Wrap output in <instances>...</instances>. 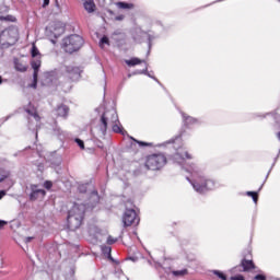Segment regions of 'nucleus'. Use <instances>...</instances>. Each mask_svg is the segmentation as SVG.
Masks as SVG:
<instances>
[{"instance_id":"1","label":"nucleus","mask_w":280,"mask_h":280,"mask_svg":"<svg viewBox=\"0 0 280 280\" xmlns=\"http://www.w3.org/2000/svg\"><path fill=\"white\" fill-rule=\"evenodd\" d=\"M86 212V206L84 203H74L68 211V229L75 231L82 226V220H84V213Z\"/></svg>"},{"instance_id":"2","label":"nucleus","mask_w":280,"mask_h":280,"mask_svg":"<svg viewBox=\"0 0 280 280\" xmlns=\"http://www.w3.org/2000/svg\"><path fill=\"white\" fill-rule=\"evenodd\" d=\"M83 45L84 38L78 34H73L62 39L61 49L66 54H75L79 49H82Z\"/></svg>"},{"instance_id":"3","label":"nucleus","mask_w":280,"mask_h":280,"mask_svg":"<svg viewBox=\"0 0 280 280\" xmlns=\"http://www.w3.org/2000/svg\"><path fill=\"white\" fill-rule=\"evenodd\" d=\"M167 163L165 155L163 154H153L147 158L144 167L147 170H151L152 172H156V170H161L163 165Z\"/></svg>"},{"instance_id":"4","label":"nucleus","mask_w":280,"mask_h":280,"mask_svg":"<svg viewBox=\"0 0 280 280\" xmlns=\"http://www.w3.org/2000/svg\"><path fill=\"white\" fill-rule=\"evenodd\" d=\"M139 222H141V219H139V215H137V211L135 209H126V211L122 214V223L124 228L128 229V226H139Z\"/></svg>"},{"instance_id":"5","label":"nucleus","mask_w":280,"mask_h":280,"mask_svg":"<svg viewBox=\"0 0 280 280\" xmlns=\"http://www.w3.org/2000/svg\"><path fill=\"white\" fill-rule=\"evenodd\" d=\"M40 60H32L31 61V67L34 70L33 72V82L30 84V89H37L38 86V71H40Z\"/></svg>"},{"instance_id":"6","label":"nucleus","mask_w":280,"mask_h":280,"mask_svg":"<svg viewBox=\"0 0 280 280\" xmlns=\"http://www.w3.org/2000/svg\"><path fill=\"white\" fill-rule=\"evenodd\" d=\"M256 266L253 260H248L243 258L241 264L234 268L236 272H250V270H255Z\"/></svg>"},{"instance_id":"7","label":"nucleus","mask_w":280,"mask_h":280,"mask_svg":"<svg viewBox=\"0 0 280 280\" xmlns=\"http://www.w3.org/2000/svg\"><path fill=\"white\" fill-rule=\"evenodd\" d=\"M46 195L47 191H45V189H38V185H31L30 200L32 202L38 200L39 198H45Z\"/></svg>"},{"instance_id":"8","label":"nucleus","mask_w":280,"mask_h":280,"mask_svg":"<svg viewBox=\"0 0 280 280\" xmlns=\"http://www.w3.org/2000/svg\"><path fill=\"white\" fill-rule=\"evenodd\" d=\"M65 71L68 73L70 80H80L82 77V70L80 67L66 66Z\"/></svg>"},{"instance_id":"9","label":"nucleus","mask_w":280,"mask_h":280,"mask_svg":"<svg viewBox=\"0 0 280 280\" xmlns=\"http://www.w3.org/2000/svg\"><path fill=\"white\" fill-rule=\"evenodd\" d=\"M186 179L189 183H191L194 189H196L198 194H205V191H207V189H209L207 186L209 185V183H211V180H206L203 184H199L197 182L190 180L189 177H186Z\"/></svg>"},{"instance_id":"10","label":"nucleus","mask_w":280,"mask_h":280,"mask_svg":"<svg viewBox=\"0 0 280 280\" xmlns=\"http://www.w3.org/2000/svg\"><path fill=\"white\" fill-rule=\"evenodd\" d=\"M47 84H54L60 78V72L58 70H52L44 73Z\"/></svg>"},{"instance_id":"11","label":"nucleus","mask_w":280,"mask_h":280,"mask_svg":"<svg viewBox=\"0 0 280 280\" xmlns=\"http://www.w3.org/2000/svg\"><path fill=\"white\" fill-rule=\"evenodd\" d=\"M50 32L54 34V38L62 36V34H65V26L62 25V22H55Z\"/></svg>"},{"instance_id":"12","label":"nucleus","mask_w":280,"mask_h":280,"mask_svg":"<svg viewBox=\"0 0 280 280\" xmlns=\"http://www.w3.org/2000/svg\"><path fill=\"white\" fill-rule=\"evenodd\" d=\"M55 113L57 117H63V119H67V117L69 116V106L61 104L57 106V108L55 109Z\"/></svg>"},{"instance_id":"13","label":"nucleus","mask_w":280,"mask_h":280,"mask_svg":"<svg viewBox=\"0 0 280 280\" xmlns=\"http://www.w3.org/2000/svg\"><path fill=\"white\" fill-rule=\"evenodd\" d=\"M100 130L102 135H106V130H108V118L106 117V113L101 116V127Z\"/></svg>"},{"instance_id":"14","label":"nucleus","mask_w":280,"mask_h":280,"mask_svg":"<svg viewBox=\"0 0 280 280\" xmlns=\"http://www.w3.org/2000/svg\"><path fill=\"white\" fill-rule=\"evenodd\" d=\"M49 162L51 167H60V165H62V158L60 155H52Z\"/></svg>"},{"instance_id":"15","label":"nucleus","mask_w":280,"mask_h":280,"mask_svg":"<svg viewBox=\"0 0 280 280\" xmlns=\"http://www.w3.org/2000/svg\"><path fill=\"white\" fill-rule=\"evenodd\" d=\"M31 56H32V58H36L33 60H40V58L43 56V55H40V50H38V47H36V44L32 45Z\"/></svg>"},{"instance_id":"16","label":"nucleus","mask_w":280,"mask_h":280,"mask_svg":"<svg viewBox=\"0 0 280 280\" xmlns=\"http://www.w3.org/2000/svg\"><path fill=\"white\" fill-rule=\"evenodd\" d=\"M84 10H86V12L91 13V12H95V2L93 0H86L84 3Z\"/></svg>"},{"instance_id":"17","label":"nucleus","mask_w":280,"mask_h":280,"mask_svg":"<svg viewBox=\"0 0 280 280\" xmlns=\"http://www.w3.org/2000/svg\"><path fill=\"white\" fill-rule=\"evenodd\" d=\"M116 5L120 10H133L135 9V4L128 3V2H117Z\"/></svg>"},{"instance_id":"18","label":"nucleus","mask_w":280,"mask_h":280,"mask_svg":"<svg viewBox=\"0 0 280 280\" xmlns=\"http://www.w3.org/2000/svg\"><path fill=\"white\" fill-rule=\"evenodd\" d=\"M125 62L128 67H136V65H141V62H143V60H141L137 57H133L129 60H126Z\"/></svg>"},{"instance_id":"19","label":"nucleus","mask_w":280,"mask_h":280,"mask_svg":"<svg viewBox=\"0 0 280 280\" xmlns=\"http://www.w3.org/2000/svg\"><path fill=\"white\" fill-rule=\"evenodd\" d=\"M112 252H113V248L110 246H102L103 255H106L107 259H110V261H114L113 256L110 255Z\"/></svg>"},{"instance_id":"20","label":"nucleus","mask_w":280,"mask_h":280,"mask_svg":"<svg viewBox=\"0 0 280 280\" xmlns=\"http://www.w3.org/2000/svg\"><path fill=\"white\" fill-rule=\"evenodd\" d=\"M183 118L185 119V124L187 126L191 125V124H196L198 121V119L191 117V116H187L185 113L182 114Z\"/></svg>"},{"instance_id":"21","label":"nucleus","mask_w":280,"mask_h":280,"mask_svg":"<svg viewBox=\"0 0 280 280\" xmlns=\"http://www.w3.org/2000/svg\"><path fill=\"white\" fill-rule=\"evenodd\" d=\"M14 65H15L16 71H21L22 73H25V71H27V66H25L19 61H14Z\"/></svg>"},{"instance_id":"22","label":"nucleus","mask_w":280,"mask_h":280,"mask_svg":"<svg viewBox=\"0 0 280 280\" xmlns=\"http://www.w3.org/2000/svg\"><path fill=\"white\" fill-rule=\"evenodd\" d=\"M246 195L250 196V198H253V201L255 202V205H257V201L259 200V192H257V191H247Z\"/></svg>"},{"instance_id":"23","label":"nucleus","mask_w":280,"mask_h":280,"mask_svg":"<svg viewBox=\"0 0 280 280\" xmlns=\"http://www.w3.org/2000/svg\"><path fill=\"white\" fill-rule=\"evenodd\" d=\"M137 74H143V75H148L149 78H152V74L148 72V66H145L143 70H137L133 72V75H137Z\"/></svg>"},{"instance_id":"24","label":"nucleus","mask_w":280,"mask_h":280,"mask_svg":"<svg viewBox=\"0 0 280 280\" xmlns=\"http://www.w3.org/2000/svg\"><path fill=\"white\" fill-rule=\"evenodd\" d=\"M113 132H117L119 135H126V131H124V128L120 127L119 125L115 124L113 126Z\"/></svg>"},{"instance_id":"25","label":"nucleus","mask_w":280,"mask_h":280,"mask_svg":"<svg viewBox=\"0 0 280 280\" xmlns=\"http://www.w3.org/2000/svg\"><path fill=\"white\" fill-rule=\"evenodd\" d=\"M213 275H215L221 280H229L226 275H224V272H222L220 270H213Z\"/></svg>"},{"instance_id":"26","label":"nucleus","mask_w":280,"mask_h":280,"mask_svg":"<svg viewBox=\"0 0 280 280\" xmlns=\"http://www.w3.org/2000/svg\"><path fill=\"white\" fill-rule=\"evenodd\" d=\"M104 45H110V40L108 36L104 35L100 40V47H104Z\"/></svg>"},{"instance_id":"27","label":"nucleus","mask_w":280,"mask_h":280,"mask_svg":"<svg viewBox=\"0 0 280 280\" xmlns=\"http://www.w3.org/2000/svg\"><path fill=\"white\" fill-rule=\"evenodd\" d=\"M187 273H188L187 269L173 271L174 277H185V275Z\"/></svg>"},{"instance_id":"28","label":"nucleus","mask_w":280,"mask_h":280,"mask_svg":"<svg viewBox=\"0 0 280 280\" xmlns=\"http://www.w3.org/2000/svg\"><path fill=\"white\" fill-rule=\"evenodd\" d=\"M88 185L89 184H81V185H79V187H78L79 192L80 194H86Z\"/></svg>"},{"instance_id":"29","label":"nucleus","mask_w":280,"mask_h":280,"mask_svg":"<svg viewBox=\"0 0 280 280\" xmlns=\"http://www.w3.org/2000/svg\"><path fill=\"white\" fill-rule=\"evenodd\" d=\"M131 139H132V141H136V143H138L141 148H145L148 145H152L151 143H148V142H144V141H138L135 138H131Z\"/></svg>"},{"instance_id":"30","label":"nucleus","mask_w":280,"mask_h":280,"mask_svg":"<svg viewBox=\"0 0 280 280\" xmlns=\"http://www.w3.org/2000/svg\"><path fill=\"white\" fill-rule=\"evenodd\" d=\"M74 141H75L77 145H79V148L81 150H84V141L82 139L77 138Z\"/></svg>"},{"instance_id":"31","label":"nucleus","mask_w":280,"mask_h":280,"mask_svg":"<svg viewBox=\"0 0 280 280\" xmlns=\"http://www.w3.org/2000/svg\"><path fill=\"white\" fill-rule=\"evenodd\" d=\"M0 21H8V22H10V21H14V18L12 15H7V16L1 15L0 16Z\"/></svg>"},{"instance_id":"32","label":"nucleus","mask_w":280,"mask_h":280,"mask_svg":"<svg viewBox=\"0 0 280 280\" xmlns=\"http://www.w3.org/2000/svg\"><path fill=\"white\" fill-rule=\"evenodd\" d=\"M116 242H117V238H114L113 236H108L107 237V244L109 245V246H112V244H116Z\"/></svg>"},{"instance_id":"33","label":"nucleus","mask_w":280,"mask_h":280,"mask_svg":"<svg viewBox=\"0 0 280 280\" xmlns=\"http://www.w3.org/2000/svg\"><path fill=\"white\" fill-rule=\"evenodd\" d=\"M44 187L45 189H51V187H54V183L49 182V180H46L44 183Z\"/></svg>"},{"instance_id":"34","label":"nucleus","mask_w":280,"mask_h":280,"mask_svg":"<svg viewBox=\"0 0 280 280\" xmlns=\"http://www.w3.org/2000/svg\"><path fill=\"white\" fill-rule=\"evenodd\" d=\"M255 280H267L265 275L258 273L254 277Z\"/></svg>"},{"instance_id":"35","label":"nucleus","mask_w":280,"mask_h":280,"mask_svg":"<svg viewBox=\"0 0 280 280\" xmlns=\"http://www.w3.org/2000/svg\"><path fill=\"white\" fill-rule=\"evenodd\" d=\"M148 40H149V50H148V55L150 54V50L152 49V36L148 35Z\"/></svg>"},{"instance_id":"36","label":"nucleus","mask_w":280,"mask_h":280,"mask_svg":"<svg viewBox=\"0 0 280 280\" xmlns=\"http://www.w3.org/2000/svg\"><path fill=\"white\" fill-rule=\"evenodd\" d=\"M32 240H34V236H27L24 238L25 244H30V242H32Z\"/></svg>"},{"instance_id":"37","label":"nucleus","mask_w":280,"mask_h":280,"mask_svg":"<svg viewBox=\"0 0 280 280\" xmlns=\"http://www.w3.org/2000/svg\"><path fill=\"white\" fill-rule=\"evenodd\" d=\"M10 176V173H7L5 175H2L0 177V183H3V180H5V178H8Z\"/></svg>"},{"instance_id":"38","label":"nucleus","mask_w":280,"mask_h":280,"mask_svg":"<svg viewBox=\"0 0 280 280\" xmlns=\"http://www.w3.org/2000/svg\"><path fill=\"white\" fill-rule=\"evenodd\" d=\"M124 19H126L125 15H117V16L115 18V21H124Z\"/></svg>"},{"instance_id":"39","label":"nucleus","mask_w":280,"mask_h":280,"mask_svg":"<svg viewBox=\"0 0 280 280\" xmlns=\"http://www.w3.org/2000/svg\"><path fill=\"white\" fill-rule=\"evenodd\" d=\"M92 196H95L96 200H100V195L97 194V190H93Z\"/></svg>"},{"instance_id":"40","label":"nucleus","mask_w":280,"mask_h":280,"mask_svg":"<svg viewBox=\"0 0 280 280\" xmlns=\"http://www.w3.org/2000/svg\"><path fill=\"white\" fill-rule=\"evenodd\" d=\"M8 224L7 221L0 220V229H3Z\"/></svg>"},{"instance_id":"41","label":"nucleus","mask_w":280,"mask_h":280,"mask_svg":"<svg viewBox=\"0 0 280 280\" xmlns=\"http://www.w3.org/2000/svg\"><path fill=\"white\" fill-rule=\"evenodd\" d=\"M49 5V0H44L42 8H47Z\"/></svg>"},{"instance_id":"42","label":"nucleus","mask_w":280,"mask_h":280,"mask_svg":"<svg viewBox=\"0 0 280 280\" xmlns=\"http://www.w3.org/2000/svg\"><path fill=\"white\" fill-rule=\"evenodd\" d=\"M7 191L5 190H0V200L5 196Z\"/></svg>"},{"instance_id":"43","label":"nucleus","mask_w":280,"mask_h":280,"mask_svg":"<svg viewBox=\"0 0 280 280\" xmlns=\"http://www.w3.org/2000/svg\"><path fill=\"white\" fill-rule=\"evenodd\" d=\"M185 156H186V159H191V154H189V152H185Z\"/></svg>"},{"instance_id":"44","label":"nucleus","mask_w":280,"mask_h":280,"mask_svg":"<svg viewBox=\"0 0 280 280\" xmlns=\"http://www.w3.org/2000/svg\"><path fill=\"white\" fill-rule=\"evenodd\" d=\"M129 259H130L131 261H137L139 258H137V257H129Z\"/></svg>"},{"instance_id":"45","label":"nucleus","mask_w":280,"mask_h":280,"mask_svg":"<svg viewBox=\"0 0 280 280\" xmlns=\"http://www.w3.org/2000/svg\"><path fill=\"white\" fill-rule=\"evenodd\" d=\"M50 43H52V45H56V39H50Z\"/></svg>"},{"instance_id":"46","label":"nucleus","mask_w":280,"mask_h":280,"mask_svg":"<svg viewBox=\"0 0 280 280\" xmlns=\"http://www.w3.org/2000/svg\"><path fill=\"white\" fill-rule=\"evenodd\" d=\"M0 84H3V78L0 75Z\"/></svg>"},{"instance_id":"47","label":"nucleus","mask_w":280,"mask_h":280,"mask_svg":"<svg viewBox=\"0 0 280 280\" xmlns=\"http://www.w3.org/2000/svg\"><path fill=\"white\" fill-rule=\"evenodd\" d=\"M150 78H153V80H155V82H159V79H156V78H154V77H152V75H151Z\"/></svg>"},{"instance_id":"48","label":"nucleus","mask_w":280,"mask_h":280,"mask_svg":"<svg viewBox=\"0 0 280 280\" xmlns=\"http://www.w3.org/2000/svg\"><path fill=\"white\" fill-rule=\"evenodd\" d=\"M26 113H28V115H32V110L27 109Z\"/></svg>"},{"instance_id":"49","label":"nucleus","mask_w":280,"mask_h":280,"mask_svg":"<svg viewBox=\"0 0 280 280\" xmlns=\"http://www.w3.org/2000/svg\"><path fill=\"white\" fill-rule=\"evenodd\" d=\"M279 159V154L276 156V159H275V163H277V160Z\"/></svg>"},{"instance_id":"50","label":"nucleus","mask_w":280,"mask_h":280,"mask_svg":"<svg viewBox=\"0 0 280 280\" xmlns=\"http://www.w3.org/2000/svg\"><path fill=\"white\" fill-rule=\"evenodd\" d=\"M192 172H198V168L197 167L192 168Z\"/></svg>"},{"instance_id":"51","label":"nucleus","mask_w":280,"mask_h":280,"mask_svg":"<svg viewBox=\"0 0 280 280\" xmlns=\"http://www.w3.org/2000/svg\"><path fill=\"white\" fill-rule=\"evenodd\" d=\"M56 1V5H57V8L60 5V4H58V0H55Z\"/></svg>"},{"instance_id":"52","label":"nucleus","mask_w":280,"mask_h":280,"mask_svg":"<svg viewBox=\"0 0 280 280\" xmlns=\"http://www.w3.org/2000/svg\"><path fill=\"white\" fill-rule=\"evenodd\" d=\"M57 135H60V129H57Z\"/></svg>"},{"instance_id":"53","label":"nucleus","mask_w":280,"mask_h":280,"mask_svg":"<svg viewBox=\"0 0 280 280\" xmlns=\"http://www.w3.org/2000/svg\"><path fill=\"white\" fill-rule=\"evenodd\" d=\"M34 117H38V114H35Z\"/></svg>"},{"instance_id":"54","label":"nucleus","mask_w":280,"mask_h":280,"mask_svg":"<svg viewBox=\"0 0 280 280\" xmlns=\"http://www.w3.org/2000/svg\"><path fill=\"white\" fill-rule=\"evenodd\" d=\"M262 187V186H261ZM261 187L258 189V191H261Z\"/></svg>"},{"instance_id":"55","label":"nucleus","mask_w":280,"mask_h":280,"mask_svg":"<svg viewBox=\"0 0 280 280\" xmlns=\"http://www.w3.org/2000/svg\"><path fill=\"white\" fill-rule=\"evenodd\" d=\"M31 147L26 148V150H30Z\"/></svg>"},{"instance_id":"56","label":"nucleus","mask_w":280,"mask_h":280,"mask_svg":"<svg viewBox=\"0 0 280 280\" xmlns=\"http://www.w3.org/2000/svg\"><path fill=\"white\" fill-rule=\"evenodd\" d=\"M113 115H117L115 112H114V114Z\"/></svg>"}]
</instances>
